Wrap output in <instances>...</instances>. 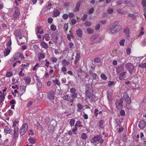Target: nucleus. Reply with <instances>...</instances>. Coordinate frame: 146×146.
Wrapping results in <instances>:
<instances>
[{"label": "nucleus", "instance_id": "obj_1", "mask_svg": "<svg viewBox=\"0 0 146 146\" xmlns=\"http://www.w3.org/2000/svg\"><path fill=\"white\" fill-rule=\"evenodd\" d=\"M119 22L115 21L113 24H111V26L110 29V31L112 34L119 31L121 29V26L119 25Z\"/></svg>", "mask_w": 146, "mask_h": 146}, {"label": "nucleus", "instance_id": "obj_2", "mask_svg": "<svg viewBox=\"0 0 146 146\" xmlns=\"http://www.w3.org/2000/svg\"><path fill=\"white\" fill-rule=\"evenodd\" d=\"M98 141V143L101 144H102L104 141V139L101 136L99 135H97L94 137L92 139V141H91V143H96Z\"/></svg>", "mask_w": 146, "mask_h": 146}, {"label": "nucleus", "instance_id": "obj_3", "mask_svg": "<svg viewBox=\"0 0 146 146\" xmlns=\"http://www.w3.org/2000/svg\"><path fill=\"white\" fill-rule=\"evenodd\" d=\"M28 125L26 123L24 124L20 130V133L21 135H23L27 131Z\"/></svg>", "mask_w": 146, "mask_h": 146}, {"label": "nucleus", "instance_id": "obj_4", "mask_svg": "<svg viewBox=\"0 0 146 146\" xmlns=\"http://www.w3.org/2000/svg\"><path fill=\"white\" fill-rule=\"evenodd\" d=\"M123 101L121 99L117 100L115 103L117 109L120 110L123 108Z\"/></svg>", "mask_w": 146, "mask_h": 146}, {"label": "nucleus", "instance_id": "obj_5", "mask_svg": "<svg viewBox=\"0 0 146 146\" xmlns=\"http://www.w3.org/2000/svg\"><path fill=\"white\" fill-rule=\"evenodd\" d=\"M126 68L129 71L130 74H131L134 69L133 65L130 63H127L126 65Z\"/></svg>", "mask_w": 146, "mask_h": 146}, {"label": "nucleus", "instance_id": "obj_6", "mask_svg": "<svg viewBox=\"0 0 146 146\" xmlns=\"http://www.w3.org/2000/svg\"><path fill=\"white\" fill-rule=\"evenodd\" d=\"M123 98L128 104H130L131 102V98L128 96L127 92L124 93Z\"/></svg>", "mask_w": 146, "mask_h": 146}, {"label": "nucleus", "instance_id": "obj_7", "mask_svg": "<svg viewBox=\"0 0 146 146\" xmlns=\"http://www.w3.org/2000/svg\"><path fill=\"white\" fill-rule=\"evenodd\" d=\"M55 93L54 92L52 91H50L48 93L47 98L49 100L53 101L55 97Z\"/></svg>", "mask_w": 146, "mask_h": 146}, {"label": "nucleus", "instance_id": "obj_8", "mask_svg": "<svg viewBox=\"0 0 146 146\" xmlns=\"http://www.w3.org/2000/svg\"><path fill=\"white\" fill-rule=\"evenodd\" d=\"M15 12L13 14V17L15 18H17L18 17L20 14V12L18 8L15 7L14 8Z\"/></svg>", "mask_w": 146, "mask_h": 146}, {"label": "nucleus", "instance_id": "obj_9", "mask_svg": "<svg viewBox=\"0 0 146 146\" xmlns=\"http://www.w3.org/2000/svg\"><path fill=\"white\" fill-rule=\"evenodd\" d=\"M146 126V122L144 120H141L139 121L138 124V127L140 128L143 129Z\"/></svg>", "mask_w": 146, "mask_h": 146}, {"label": "nucleus", "instance_id": "obj_10", "mask_svg": "<svg viewBox=\"0 0 146 146\" xmlns=\"http://www.w3.org/2000/svg\"><path fill=\"white\" fill-rule=\"evenodd\" d=\"M27 85H21L20 86V92L21 93L20 96H22L26 92Z\"/></svg>", "mask_w": 146, "mask_h": 146}, {"label": "nucleus", "instance_id": "obj_11", "mask_svg": "<svg viewBox=\"0 0 146 146\" xmlns=\"http://www.w3.org/2000/svg\"><path fill=\"white\" fill-rule=\"evenodd\" d=\"M63 99L66 101L73 102V99H72L70 96L68 95H66L63 97Z\"/></svg>", "mask_w": 146, "mask_h": 146}, {"label": "nucleus", "instance_id": "obj_12", "mask_svg": "<svg viewBox=\"0 0 146 146\" xmlns=\"http://www.w3.org/2000/svg\"><path fill=\"white\" fill-rule=\"evenodd\" d=\"M82 1H79L77 2L76 4L74 10V11L75 12L78 11L79 10V8L80 5V4L82 3Z\"/></svg>", "mask_w": 146, "mask_h": 146}, {"label": "nucleus", "instance_id": "obj_13", "mask_svg": "<svg viewBox=\"0 0 146 146\" xmlns=\"http://www.w3.org/2000/svg\"><path fill=\"white\" fill-rule=\"evenodd\" d=\"M85 93L87 97L89 99L93 98L94 95L92 93H90L88 90H87L85 92Z\"/></svg>", "mask_w": 146, "mask_h": 146}, {"label": "nucleus", "instance_id": "obj_14", "mask_svg": "<svg viewBox=\"0 0 146 146\" xmlns=\"http://www.w3.org/2000/svg\"><path fill=\"white\" fill-rule=\"evenodd\" d=\"M45 57V54L39 52L38 55V58L39 61H40L42 59L44 58Z\"/></svg>", "mask_w": 146, "mask_h": 146}, {"label": "nucleus", "instance_id": "obj_15", "mask_svg": "<svg viewBox=\"0 0 146 146\" xmlns=\"http://www.w3.org/2000/svg\"><path fill=\"white\" fill-rule=\"evenodd\" d=\"M80 57V53L79 52L77 53L75 56V60L74 61V64H76L79 60Z\"/></svg>", "mask_w": 146, "mask_h": 146}, {"label": "nucleus", "instance_id": "obj_16", "mask_svg": "<svg viewBox=\"0 0 146 146\" xmlns=\"http://www.w3.org/2000/svg\"><path fill=\"white\" fill-rule=\"evenodd\" d=\"M40 45L42 48L45 49H47L48 48V46L47 44L44 42V41L41 42Z\"/></svg>", "mask_w": 146, "mask_h": 146}, {"label": "nucleus", "instance_id": "obj_17", "mask_svg": "<svg viewBox=\"0 0 146 146\" xmlns=\"http://www.w3.org/2000/svg\"><path fill=\"white\" fill-rule=\"evenodd\" d=\"M36 29L37 33L41 34H44V31L42 29V28L40 26H37Z\"/></svg>", "mask_w": 146, "mask_h": 146}, {"label": "nucleus", "instance_id": "obj_18", "mask_svg": "<svg viewBox=\"0 0 146 146\" xmlns=\"http://www.w3.org/2000/svg\"><path fill=\"white\" fill-rule=\"evenodd\" d=\"M23 80L26 83L29 84L31 81V78L29 77H25L24 78Z\"/></svg>", "mask_w": 146, "mask_h": 146}, {"label": "nucleus", "instance_id": "obj_19", "mask_svg": "<svg viewBox=\"0 0 146 146\" xmlns=\"http://www.w3.org/2000/svg\"><path fill=\"white\" fill-rule=\"evenodd\" d=\"M10 52V49L9 48H7V49H5L3 52L4 56H6L8 55Z\"/></svg>", "mask_w": 146, "mask_h": 146}, {"label": "nucleus", "instance_id": "obj_20", "mask_svg": "<svg viewBox=\"0 0 146 146\" xmlns=\"http://www.w3.org/2000/svg\"><path fill=\"white\" fill-rule=\"evenodd\" d=\"M126 72H121L119 75V78L120 80H122L124 78L125 76V75Z\"/></svg>", "mask_w": 146, "mask_h": 146}, {"label": "nucleus", "instance_id": "obj_21", "mask_svg": "<svg viewBox=\"0 0 146 146\" xmlns=\"http://www.w3.org/2000/svg\"><path fill=\"white\" fill-rule=\"evenodd\" d=\"M5 98V95L4 93H3L2 94L0 95V103H2L4 101Z\"/></svg>", "mask_w": 146, "mask_h": 146}, {"label": "nucleus", "instance_id": "obj_22", "mask_svg": "<svg viewBox=\"0 0 146 146\" xmlns=\"http://www.w3.org/2000/svg\"><path fill=\"white\" fill-rule=\"evenodd\" d=\"M76 33L78 36L80 37H81L82 36V32L81 29H78L76 32Z\"/></svg>", "mask_w": 146, "mask_h": 146}, {"label": "nucleus", "instance_id": "obj_23", "mask_svg": "<svg viewBox=\"0 0 146 146\" xmlns=\"http://www.w3.org/2000/svg\"><path fill=\"white\" fill-rule=\"evenodd\" d=\"M45 39L46 40L48 41L49 40V35L48 34H46L43 36L42 37V40L44 41Z\"/></svg>", "mask_w": 146, "mask_h": 146}, {"label": "nucleus", "instance_id": "obj_24", "mask_svg": "<svg viewBox=\"0 0 146 146\" xmlns=\"http://www.w3.org/2000/svg\"><path fill=\"white\" fill-rule=\"evenodd\" d=\"M19 52H17L14 55L13 58L14 59V60H17L19 59Z\"/></svg>", "mask_w": 146, "mask_h": 146}, {"label": "nucleus", "instance_id": "obj_25", "mask_svg": "<svg viewBox=\"0 0 146 146\" xmlns=\"http://www.w3.org/2000/svg\"><path fill=\"white\" fill-rule=\"evenodd\" d=\"M28 141L31 143L32 144L35 143L36 142V140L35 139L33 138H29L28 139Z\"/></svg>", "mask_w": 146, "mask_h": 146}, {"label": "nucleus", "instance_id": "obj_26", "mask_svg": "<svg viewBox=\"0 0 146 146\" xmlns=\"http://www.w3.org/2000/svg\"><path fill=\"white\" fill-rule=\"evenodd\" d=\"M77 107L78 108L77 109L78 112H81V109L83 108L82 106L80 103H78L77 104Z\"/></svg>", "mask_w": 146, "mask_h": 146}, {"label": "nucleus", "instance_id": "obj_27", "mask_svg": "<svg viewBox=\"0 0 146 146\" xmlns=\"http://www.w3.org/2000/svg\"><path fill=\"white\" fill-rule=\"evenodd\" d=\"M62 64L64 66H68L69 64V62L67 61L65 59H64L62 61Z\"/></svg>", "mask_w": 146, "mask_h": 146}, {"label": "nucleus", "instance_id": "obj_28", "mask_svg": "<svg viewBox=\"0 0 146 146\" xmlns=\"http://www.w3.org/2000/svg\"><path fill=\"white\" fill-rule=\"evenodd\" d=\"M15 36L17 37H19L21 35V32L19 30L16 31L14 33Z\"/></svg>", "mask_w": 146, "mask_h": 146}, {"label": "nucleus", "instance_id": "obj_29", "mask_svg": "<svg viewBox=\"0 0 146 146\" xmlns=\"http://www.w3.org/2000/svg\"><path fill=\"white\" fill-rule=\"evenodd\" d=\"M104 123V121L103 120H101L99 121V126L102 129L104 128L103 125Z\"/></svg>", "mask_w": 146, "mask_h": 146}, {"label": "nucleus", "instance_id": "obj_30", "mask_svg": "<svg viewBox=\"0 0 146 146\" xmlns=\"http://www.w3.org/2000/svg\"><path fill=\"white\" fill-rule=\"evenodd\" d=\"M53 82L55 84H57L58 86H60V83L59 80L58 79L56 78L55 80H53Z\"/></svg>", "mask_w": 146, "mask_h": 146}, {"label": "nucleus", "instance_id": "obj_31", "mask_svg": "<svg viewBox=\"0 0 146 146\" xmlns=\"http://www.w3.org/2000/svg\"><path fill=\"white\" fill-rule=\"evenodd\" d=\"M128 16L129 17L131 18L133 20H135L136 19V16L134 14L129 13L128 14Z\"/></svg>", "mask_w": 146, "mask_h": 146}, {"label": "nucleus", "instance_id": "obj_32", "mask_svg": "<svg viewBox=\"0 0 146 146\" xmlns=\"http://www.w3.org/2000/svg\"><path fill=\"white\" fill-rule=\"evenodd\" d=\"M67 37L69 41H70L71 38H73L74 36L72 33H70V34H68L67 35Z\"/></svg>", "mask_w": 146, "mask_h": 146}, {"label": "nucleus", "instance_id": "obj_33", "mask_svg": "<svg viewBox=\"0 0 146 146\" xmlns=\"http://www.w3.org/2000/svg\"><path fill=\"white\" fill-rule=\"evenodd\" d=\"M68 23H67V24L65 23L64 25L63 29H64V31L65 32H66L68 30Z\"/></svg>", "mask_w": 146, "mask_h": 146}, {"label": "nucleus", "instance_id": "obj_34", "mask_svg": "<svg viewBox=\"0 0 146 146\" xmlns=\"http://www.w3.org/2000/svg\"><path fill=\"white\" fill-rule=\"evenodd\" d=\"M107 98L108 101L110 102L112 101V98H111V94H110L108 93L107 94Z\"/></svg>", "mask_w": 146, "mask_h": 146}, {"label": "nucleus", "instance_id": "obj_35", "mask_svg": "<svg viewBox=\"0 0 146 146\" xmlns=\"http://www.w3.org/2000/svg\"><path fill=\"white\" fill-rule=\"evenodd\" d=\"M50 60L51 61V62L54 63H56L57 60V58L55 57H51L50 58Z\"/></svg>", "mask_w": 146, "mask_h": 146}, {"label": "nucleus", "instance_id": "obj_36", "mask_svg": "<svg viewBox=\"0 0 146 146\" xmlns=\"http://www.w3.org/2000/svg\"><path fill=\"white\" fill-rule=\"evenodd\" d=\"M60 13L58 10H56L55 11L54 13V15L55 17H56L59 15Z\"/></svg>", "mask_w": 146, "mask_h": 146}, {"label": "nucleus", "instance_id": "obj_37", "mask_svg": "<svg viewBox=\"0 0 146 146\" xmlns=\"http://www.w3.org/2000/svg\"><path fill=\"white\" fill-rule=\"evenodd\" d=\"M77 94L75 93H73L71 94V97L73 99V100L77 97Z\"/></svg>", "mask_w": 146, "mask_h": 146}, {"label": "nucleus", "instance_id": "obj_38", "mask_svg": "<svg viewBox=\"0 0 146 146\" xmlns=\"http://www.w3.org/2000/svg\"><path fill=\"white\" fill-rule=\"evenodd\" d=\"M81 122L80 121H78L76 122V123L75 125V127H81L82 126V125H78L79 124H81Z\"/></svg>", "mask_w": 146, "mask_h": 146}, {"label": "nucleus", "instance_id": "obj_39", "mask_svg": "<svg viewBox=\"0 0 146 146\" xmlns=\"http://www.w3.org/2000/svg\"><path fill=\"white\" fill-rule=\"evenodd\" d=\"M116 123L117 124L116 127H117V129H118V126L119 127L121 125V122L119 119H117L116 120Z\"/></svg>", "mask_w": 146, "mask_h": 146}, {"label": "nucleus", "instance_id": "obj_40", "mask_svg": "<svg viewBox=\"0 0 146 146\" xmlns=\"http://www.w3.org/2000/svg\"><path fill=\"white\" fill-rule=\"evenodd\" d=\"M100 77L104 80H106L107 79V77L104 74H102L100 75Z\"/></svg>", "mask_w": 146, "mask_h": 146}, {"label": "nucleus", "instance_id": "obj_41", "mask_svg": "<svg viewBox=\"0 0 146 146\" xmlns=\"http://www.w3.org/2000/svg\"><path fill=\"white\" fill-rule=\"evenodd\" d=\"M87 31L89 34H92L94 33V31L90 28H88L87 29Z\"/></svg>", "mask_w": 146, "mask_h": 146}, {"label": "nucleus", "instance_id": "obj_42", "mask_svg": "<svg viewBox=\"0 0 146 146\" xmlns=\"http://www.w3.org/2000/svg\"><path fill=\"white\" fill-rule=\"evenodd\" d=\"M87 135L86 133H84L81 135V138L85 140L87 138Z\"/></svg>", "mask_w": 146, "mask_h": 146}, {"label": "nucleus", "instance_id": "obj_43", "mask_svg": "<svg viewBox=\"0 0 146 146\" xmlns=\"http://www.w3.org/2000/svg\"><path fill=\"white\" fill-rule=\"evenodd\" d=\"M75 120L74 119H71L70 120V124L71 126H73L75 123Z\"/></svg>", "mask_w": 146, "mask_h": 146}, {"label": "nucleus", "instance_id": "obj_44", "mask_svg": "<svg viewBox=\"0 0 146 146\" xmlns=\"http://www.w3.org/2000/svg\"><path fill=\"white\" fill-rule=\"evenodd\" d=\"M138 66L143 68H146V63H144L141 64H139Z\"/></svg>", "mask_w": 146, "mask_h": 146}, {"label": "nucleus", "instance_id": "obj_45", "mask_svg": "<svg viewBox=\"0 0 146 146\" xmlns=\"http://www.w3.org/2000/svg\"><path fill=\"white\" fill-rule=\"evenodd\" d=\"M94 61L96 63H100L101 62V59L98 57H96L94 59Z\"/></svg>", "mask_w": 146, "mask_h": 146}, {"label": "nucleus", "instance_id": "obj_46", "mask_svg": "<svg viewBox=\"0 0 146 146\" xmlns=\"http://www.w3.org/2000/svg\"><path fill=\"white\" fill-rule=\"evenodd\" d=\"M39 63H36L35 65V66L33 68V71L36 70L37 67H39Z\"/></svg>", "mask_w": 146, "mask_h": 146}, {"label": "nucleus", "instance_id": "obj_47", "mask_svg": "<svg viewBox=\"0 0 146 146\" xmlns=\"http://www.w3.org/2000/svg\"><path fill=\"white\" fill-rule=\"evenodd\" d=\"M13 75V73L12 72H7L6 75V77H10L12 76Z\"/></svg>", "mask_w": 146, "mask_h": 146}, {"label": "nucleus", "instance_id": "obj_48", "mask_svg": "<svg viewBox=\"0 0 146 146\" xmlns=\"http://www.w3.org/2000/svg\"><path fill=\"white\" fill-rule=\"evenodd\" d=\"M15 60H14V59L13 58H12L10 59V60L8 61V63L9 64H11Z\"/></svg>", "mask_w": 146, "mask_h": 146}, {"label": "nucleus", "instance_id": "obj_49", "mask_svg": "<svg viewBox=\"0 0 146 146\" xmlns=\"http://www.w3.org/2000/svg\"><path fill=\"white\" fill-rule=\"evenodd\" d=\"M6 46L7 48H9V47H10L11 45V40L9 41L7 43H6Z\"/></svg>", "mask_w": 146, "mask_h": 146}, {"label": "nucleus", "instance_id": "obj_50", "mask_svg": "<svg viewBox=\"0 0 146 146\" xmlns=\"http://www.w3.org/2000/svg\"><path fill=\"white\" fill-rule=\"evenodd\" d=\"M119 113L120 115L121 116H124L125 115V112L123 110H121Z\"/></svg>", "mask_w": 146, "mask_h": 146}, {"label": "nucleus", "instance_id": "obj_51", "mask_svg": "<svg viewBox=\"0 0 146 146\" xmlns=\"http://www.w3.org/2000/svg\"><path fill=\"white\" fill-rule=\"evenodd\" d=\"M91 25V23L90 22L86 21L85 22V25L87 27H89Z\"/></svg>", "mask_w": 146, "mask_h": 146}, {"label": "nucleus", "instance_id": "obj_52", "mask_svg": "<svg viewBox=\"0 0 146 146\" xmlns=\"http://www.w3.org/2000/svg\"><path fill=\"white\" fill-rule=\"evenodd\" d=\"M50 29L54 31H55L56 29V26L54 25H52L50 26Z\"/></svg>", "mask_w": 146, "mask_h": 146}, {"label": "nucleus", "instance_id": "obj_53", "mask_svg": "<svg viewBox=\"0 0 146 146\" xmlns=\"http://www.w3.org/2000/svg\"><path fill=\"white\" fill-rule=\"evenodd\" d=\"M4 132L6 134H9L11 133V129H7L6 128L4 129Z\"/></svg>", "mask_w": 146, "mask_h": 146}, {"label": "nucleus", "instance_id": "obj_54", "mask_svg": "<svg viewBox=\"0 0 146 146\" xmlns=\"http://www.w3.org/2000/svg\"><path fill=\"white\" fill-rule=\"evenodd\" d=\"M19 122L17 121L16 120H15L13 122V127H17V126L16 124H18Z\"/></svg>", "mask_w": 146, "mask_h": 146}, {"label": "nucleus", "instance_id": "obj_55", "mask_svg": "<svg viewBox=\"0 0 146 146\" xmlns=\"http://www.w3.org/2000/svg\"><path fill=\"white\" fill-rule=\"evenodd\" d=\"M19 133H16L14 132L13 138L14 139H16L18 137V134Z\"/></svg>", "mask_w": 146, "mask_h": 146}, {"label": "nucleus", "instance_id": "obj_56", "mask_svg": "<svg viewBox=\"0 0 146 146\" xmlns=\"http://www.w3.org/2000/svg\"><path fill=\"white\" fill-rule=\"evenodd\" d=\"M142 5L143 7L146 8V1L145 0H143L142 1Z\"/></svg>", "mask_w": 146, "mask_h": 146}, {"label": "nucleus", "instance_id": "obj_57", "mask_svg": "<svg viewBox=\"0 0 146 146\" xmlns=\"http://www.w3.org/2000/svg\"><path fill=\"white\" fill-rule=\"evenodd\" d=\"M87 17H88V16L87 15H86V14L84 15L83 16L82 19V21H85L87 19Z\"/></svg>", "mask_w": 146, "mask_h": 146}, {"label": "nucleus", "instance_id": "obj_58", "mask_svg": "<svg viewBox=\"0 0 146 146\" xmlns=\"http://www.w3.org/2000/svg\"><path fill=\"white\" fill-rule=\"evenodd\" d=\"M45 66L47 67H48L50 64L49 62L47 60H45Z\"/></svg>", "mask_w": 146, "mask_h": 146}, {"label": "nucleus", "instance_id": "obj_59", "mask_svg": "<svg viewBox=\"0 0 146 146\" xmlns=\"http://www.w3.org/2000/svg\"><path fill=\"white\" fill-rule=\"evenodd\" d=\"M62 18L66 20L68 18V15L67 14H64L62 16Z\"/></svg>", "mask_w": 146, "mask_h": 146}, {"label": "nucleus", "instance_id": "obj_60", "mask_svg": "<svg viewBox=\"0 0 146 146\" xmlns=\"http://www.w3.org/2000/svg\"><path fill=\"white\" fill-rule=\"evenodd\" d=\"M94 114L96 117H97L98 115L99 114V113L98 112V110L97 109H95L94 110Z\"/></svg>", "mask_w": 146, "mask_h": 146}, {"label": "nucleus", "instance_id": "obj_61", "mask_svg": "<svg viewBox=\"0 0 146 146\" xmlns=\"http://www.w3.org/2000/svg\"><path fill=\"white\" fill-rule=\"evenodd\" d=\"M19 56L22 59H24L25 58L24 57V56L22 53H20L19 52Z\"/></svg>", "mask_w": 146, "mask_h": 146}, {"label": "nucleus", "instance_id": "obj_62", "mask_svg": "<svg viewBox=\"0 0 146 146\" xmlns=\"http://www.w3.org/2000/svg\"><path fill=\"white\" fill-rule=\"evenodd\" d=\"M125 41V40L124 39L121 40L119 42L120 45L121 46H123Z\"/></svg>", "mask_w": 146, "mask_h": 146}, {"label": "nucleus", "instance_id": "obj_63", "mask_svg": "<svg viewBox=\"0 0 146 146\" xmlns=\"http://www.w3.org/2000/svg\"><path fill=\"white\" fill-rule=\"evenodd\" d=\"M37 125L38 129L42 131V126L39 123H37Z\"/></svg>", "mask_w": 146, "mask_h": 146}, {"label": "nucleus", "instance_id": "obj_64", "mask_svg": "<svg viewBox=\"0 0 146 146\" xmlns=\"http://www.w3.org/2000/svg\"><path fill=\"white\" fill-rule=\"evenodd\" d=\"M94 8L92 7L90 9L89 11V13H90V14H92L94 13Z\"/></svg>", "mask_w": 146, "mask_h": 146}]
</instances>
